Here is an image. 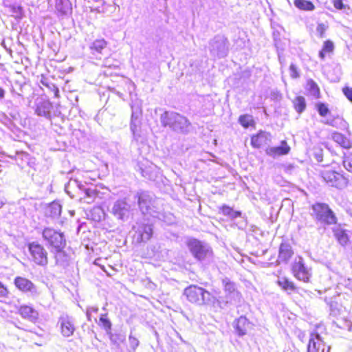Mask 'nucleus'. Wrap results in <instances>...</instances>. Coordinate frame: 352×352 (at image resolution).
I'll use <instances>...</instances> for the list:
<instances>
[{
  "label": "nucleus",
  "instance_id": "45",
  "mask_svg": "<svg viewBox=\"0 0 352 352\" xmlns=\"http://www.w3.org/2000/svg\"><path fill=\"white\" fill-rule=\"evenodd\" d=\"M318 111L321 116H325L328 112L329 109L324 103H319L318 104Z\"/></svg>",
  "mask_w": 352,
  "mask_h": 352
},
{
  "label": "nucleus",
  "instance_id": "26",
  "mask_svg": "<svg viewBox=\"0 0 352 352\" xmlns=\"http://www.w3.org/2000/svg\"><path fill=\"white\" fill-rule=\"evenodd\" d=\"M138 233L141 239V241H148L153 235V228L150 224L142 225L138 229Z\"/></svg>",
  "mask_w": 352,
  "mask_h": 352
},
{
  "label": "nucleus",
  "instance_id": "57",
  "mask_svg": "<svg viewBox=\"0 0 352 352\" xmlns=\"http://www.w3.org/2000/svg\"><path fill=\"white\" fill-rule=\"evenodd\" d=\"M119 340H120V342H123L124 341V338L122 336H120L119 338Z\"/></svg>",
  "mask_w": 352,
  "mask_h": 352
},
{
  "label": "nucleus",
  "instance_id": "50",
  "mask_svg": "<svg viewBox=\"0 0 352 352\" xmlns=\"http://www.w3.org/2000/svg\"><path fill=\"white\" fill-rule=\"evenodd\" d=\"M87 310L89 311V312H91V314L92 312L96 313L98 311V308L97 307H94V306L93 307H88L87 308Z\"/></svg>",
  "mask_w": 352,
  "mask_h": 352
},
{
  "label": "nucleus",
  "instance_id": "61",
  "mask_svg": "<svg viewBox=\"0 0 352 352\" xmlns=\"http://www.w3.org/2000/svg\"><path fill=\"white\" fill-rule=\"evenodd\" d=\"M111 340L113 342H116V341L113 340V336L111 338Z\"/></svg>",
  "mask_w": 352,
  "mask_h": 352
},
{
  "label": "nucleus",
  "instance_id": "40",
  "mask_svg": "<svg viewBox=\"0 0 352 352\" xmlns=\"http://www.w3.org/2000/svg\"><path fill=\"white\" fill-rule=\"evenodd\" d=\"M313 155L317 162H320L323 159V150L319 146H314L313 149Z\"/></svg>",
  "mask_w": 352,
  "mask_h": 352
},
{
  "label": "nucleus",
  "instance_id": "10",
  "mask_svg": "<svg viewBox=\"0 0 352 352\" xmlns=\"http://www.w3.org/2000/svg\"><path fill=\"white\" fill-rule=\"evenodd\" d=\"M209 50L214 57L223 58L228 52L227 39L221 35H217L209 43Z\"/></svg>",
  "mask_w": 352,
  "mask_h": 352
},
{
  "label": "nucleus",
  "instance_id": "46",
  "mask_svg": "<svg viewBox=\"0 0 352 352\" xmlns=\"http://www.w3.org/2000/svg\"><path fill=\"white\" fill-rule=\"evenodd\" d=\"M289 74L292 78H297L299 77L298 69L294 64H291L289 66Z\"/></svg>",
  "mask_w": 352,
  "mask_h": 352
},
{
  "label": "nucleus",
  "instance_id": "24",
  "mask_svg": "<svg viewBox=\"0 0 352 352\" xmlns=\"http://www.w3.org/2000/svg\"><path fill=\"white\" fill-rule=\"evenodd\" d=\"M340 175L334 171H325L322 174L323 179L331 186L338 187V179Z\"/></svg>",
  "mask_w": 352,
  "mask_h": 352
},
{
  "label": "nucleus",
  "instance_id": "52",
  "mask_svg": "<svg viewBox=\"0 0 352 352\" xmlns=\"http://www.w3.org/2000/svg\"><path fill=\"white\" fill-rule=\"evenodd\" d=\"M86 316L87 318L89 321L91 320V314L89 311L86 310Z\"/></svg>",
  "mask_w": 352,
  "mask_h": 352
},
{
  "label": "nucleus",
  "instance_id": "11",
  "mask_svg": "<svg viewBox=\"0 0 352 352\" xmlns=\"http://www.w3.org/2000/svg\"><path fill=\"white\" fill-rule=\"evenodd\" d=\"M109 211L116 219L125 221L129 217L131 205L125 199H120L113 204Z\"/></svg>",
  "mask_w": 352,
  "mask_h": 352
},
{
  "label": "nucleus",
  "instance_id": "8",
  "mask_svg": "<svg viewBox=\"0 0 352 352\" xmlns=\"http://www.w3.org/2000/svg\"><path fill=\"white\" fill-rule=\"evenodd\" d=\"M42 236L47 244L54 250L64 248L66 241L63 233L52 228H45L42 232Z\"/></svg>",
  "mask_w": 352,
  "mask_h": 352
},
{
  "label": "nucleus",
  "instance_id": "1",
  "mask_svg": "<svg viewBox=\"0 0 352 352\" xmlns=\"http://www.w3.org/2000/svg\"><path fill=\"white\" fill-rule=\"evenodd\" d=\"M160 122L163 126H168L172 131L183 134L187 133L190 126V122L185 116L174 111L164 112Z\"/></svg>",
  "mask_w": 352,
  "mask_h": 352
},
{
  "label": "nucleus",
  "instance_id": "29",
  "mask_svg": "<svg viewBox=\"0 0 352 352\" xmlns=\"http://www.w3.org/2000/svg\"><path fill=\"white\" fill-rule=\"evenodd\" d=\"M334 43L330 40L325 41L323 43L322 50L319 52V57L321 60H324L327 54H332L334 51Z\"/></svg>",
  "mask_w": 352,
  "mask_h": 352
},
{
  "label": "nucleus",
  "instance_id": "60",
  "mask_svg": "<svg viewBox=\"0 0 352 352\" xmlns=\"http://www.w3.org/2000/svg\"><path fill=\"white\" fill-rule=\"evenodd\" d=\"M279 60H280V64L282 65V60H281L280 56H279Z\"/></svg>",
  "mask_w": 352,
  "mask_h": 352
},
{
  "label": "nucleus",
  "instance_id": "51",
  "mask_svg": "<svg viewBox=\"0 0 352 352\" xmlns=\"http://www.w3.org/2000/svg\"><path fill=\"white\" fill-rule=\"evenodd\" d=\"M5 93V90L3 88L0 87V99L4 98Z\"/></svg>",
  "mask_w": 352,
  "mask_h": 352
},
{
  "label": "nucleus",
  "instance_id": "48",
  "mask_svg": "<svg viewBox=\"0 0 352 352\" xmlns=\"http://www.w3.org/2000/svg\"><path fill=\"white\" fill-rule=\"evenodd\" d=\"M343 92H344V95L346 96V97L350 101L352 102V88H349V87L344 88L343 89Z\"/></svg>",
  "mask_w": 352,
  "mask_h": 352
},
{
  "label": "nucleus",
  "instance_id": "5",
  "mask_svg": "<svg viewBox=\"0 0 352 352\" xmlns=\"http://www.w3.org/2000/svg\"><path fill=\"white\" fill-rule=\"evenodd\" d=\"M74 187H77L84 194V195L81 197L80 199L85 203L91 204L94 202L98 195V191L96 190V187L91 186L87 188L80 182L76 179H71L65 185V190L72 197L73 195L71 194L70 188Z\"/></svg>",
  "mask_w": 352,
  "mask_h": 352
},
{
  "label": "nucleus",
  "instance_id": "13",
  "mask_svg": "<svg viewBox=\"0 0 352 352\" xmlns=\"http://www.w3.org/2000/svg\"><path fill=\"white\" fill-rule=\"evenodd\" d=\"M15 286L22 292L28 296L35 297L38 295L36 286L30 280L21 276H17L14 279Z\"/></svg>",
  "mask_w": 352,
  "mask_h": 352
},
{
  "label": "nucleus",
  "instance_id": "53",
  "mask_svg": "<svg viewBox=\"0 0 352 352\" xmlns=\"http://www.w3.org/2000/svg\"><path fill=\"white\" fill-rule=\"evenodd\" d=\"M5 199L3 197L0 196V208L4 205Z\"/></svg>",
  "mask_w": 352,
  "mask_h": 352
},
{
  "label": "nucleus",
  "instance_id": "3",
  "mask_svg": "<svg viewBox=\"0 0 352 352\" xmlns=\"http://www.w3.org/2000/svg\"><path fill=\"white\" fill-rule=\"evenodd\" d=\"M184 295L190 302L199 305L208 304L214 301V297L210 292L196 285H190L186 288Z\"/></svg>",
  "mask_w": 352,
  "mask_h": 352
},
{
  "label": "nucleus",
  "instance_id": "34",
  "mask_svg": "<svg viewBox=\"0 0 352 352\" xmlns=\"http://www.w3.org/2000/svg\"><path fill=\"white\" fill-rule=\"evenodd\" d=\"M294 5L296 7L302 10L311 11L314 9V4L309 1L295 0Z\"/></svg>",
  "mask_w": 352,
  "mask_h": 352
},
{
  "label": "nucleus",
  "instance_id": "17",
  "mask_svg": "<svg viewBox=\"0 0 352 352\" xmlns=\"http://www.w3.org/2000/svg\"><path fill=\"white\" fill-rule=\"evenodd\" d=\"M271 140L270 133L261 131L251 138V144L254 148H260L267 144Z\"/></svg>",
  "mask_w": 352,
  "mask_h": 352
},
{
  "label": "nucleus",
  "instance_id": "54",
  "mask_svg": "<svg viewBox=\"0 0 352 352\" xmlns=\"http://www.w3.org/2000/svg\"><path fill=\"white\" fill-rule=\"evenodd\" d=\"M324 300H325V302H326L328 305H329V307H330V308H331V310L332 311V310H333V302H329V301L327 300V298H325V299H324Z\"/></svg>",
  "mask_w": 352,
  "mask_h": 352
},
{
  "label": "nucleus",
  "instance_id": "33",
  "mask_svg": "<svg viewBox=\"0 0 352 352\" xmlns=\"http://www.w3.org/2000/svg\"><path fill=\"white\" fill-rule=\"evenodd\" d=\"M221 210L223 215L228 217L231 219H236L241 215V212L235 211L232 208L226 205L221 207Z\"/></svg>",
  "mask_w": 352,
  "mask_h": 352
},
{
  "label": "nucleus",
  "instance_id": "47",
  "mask_svg": "<svg viewBox=\"0 0 352 352\" xmlns=\"http://www.w3.org/2000/svg\"><path fill=\"white\" fill-rule=\"evenodd\" d=\"M333 6L338 10H342L345 8L342 0H334Z\"/></svg>",
  "mask_w": 352,
  "mask_h": 352
},
{
  "label": "nucleus",
  "instance_id": "16",
  "mask_svg": "<svg viewBox=\"0 0 352 352\" xmlns=\"http://www.w3.org/2000/svg\"><path fill=\"white\" fill-rule=\"evenodd\" d=\"M131 131H132L133 136L136 138L137 136H139V127H140V120L139 117L141 115V109L139 107H135L134 105H131Z\"/></svg>",
  "mask_w": 352,
  "mask_h": 352
},
{
  "label": "nucleus",
  "instance_id": "56",
  "mask_svg": "<svg viewBox=\"0 0 352 352\" xmlns=\"http://www.w3.org/2000/svg\"><path fill=\"white\" fill-rule=\"evenodd\" d=\"M348 212H349V214L352 217V207L349 209Z\"/></svg>",
  "mask_w": 352,
  "mask_h": 352
},
{
  "label": "nucleus",
  "instance_id": "42",
  "mask_svg": "<svg viewBox=\"0 0 352 352\" xmlns=\"http://www.w3.org/2000/svg\"><path fill=\"white\" fill-rule=\"evenodd\" d=\"M41 82L43 85L49 87L50 89H52L54 91V92L55 96L56 97H58V92H59L58 89L54 85H53V84H50V85L47 82V78H42L41 80Z\"/></svg>",
  "mask_w": 352,
  "mask_h": 352
},
{
  "label": "nucleus",
  "instance_id": "37",
  "mask_svg": "<svg viewBox=\"0 0 352 352\" xmlns=\"http://www.w3.org/2000/svg\"><path fill=\"white\" fill-rule=\"evenodd\" d=\"M239 122L244 128H248L254 123L253 117L248 114L241 116Z\"/></svg>",
  "mask_w": 352,
  "mask_h": 352
},
{
  "label": "nucleus",
  "instance_id": "55",
  "mask_svg": "<svg viewBox=\"0 0 352 352\" xmlns=\"http://www.w3.org/2000/svg\"><path fill=\"white\" fill-rule=\"evenodd\" d=\"M142 176L144 177H147V174H146V172L144 170H142Z\"/></svg>",
  "mask_w": 352,
  "mask_h": 352
},
{
  "label": "nucleus",
  "instance_id": "32",
  "mask_svg": "<svg viewBox=\"0 0 352 352\" xmlns=\"http://www.w3.org/2000/svg\"><path fill=\"white\" fill-rule=\"evenodd\" d=\"M306 89L309 91V94L315 98H319L320 96V89L312 79H309L307 81Z\"/></svg>",
  "mask_w": 352,
  "mask_h": 352
},
{
  "label": "nucleus",
  "instance_id": "9",
  "mask_svg": "<svg viewBox=\"0 0 352 352\" xmlns=\"http://www.w3.org/2000/svg\"><path fill=\"white\" fill-rule=\"evenodd\" d=\"M30 259L36 265L46 266L48 263V253L45 248L37 242L28 244Z\"/></svg>",
  "mask_w": 352,
  "mask_h": 352
},
{
  "label": "nucleus",
  "instance_id": "23",
  "mask_svg": "<svg viewBox=\"0 0 352 352\" xmlns=\"http://www.w3.org/2000/svg\"><path fill=\"white\" fill-rule=\"evenodd\" d=\"M234 327L239 336H244L250 327V322L245 317L241 316L235 321Z\"/></svg>",
  "mask_w": 352,
  "mask_h": 352
},
{
  "label": "nucleus",
  "instance_id": "44",
  "mask_svg": "<svg viewBox=\"0 0 352 352\" xmlns=\"http://www.w3.org/2000/svg\"><path fill=\"white\" fill-rule=\"evenodd\" d=\"M93 212H94V214L97 215V216L94 217V219L96 221H100L102 218L104 217L105 214H104L103 210L100 207L94 208Z\"/></svg>",
  "mask_w": 352,
  "mask_h": 352
},
{
  "label": "nucleus",
  "instance_id": "18",
  "mask_svg": "<svg viewBox=\"0 0 352 352\" xmlns=\"http://www.w3.org/2000/svg\"><path fill=\"white\" fill-rule=\"evenodd\" d=\"M322 345H323V340L320 334L312 332L307 347V352H319Z\"/></svg>",
  "mask_w": 352,
  "mask_h": 352
},
{
  "label": "nucleus",
  "instance_id": "20",
  "mask_svg": "<svg viewBox=\"0 0 352 352\" xmlns=\"http://www.w3.org/2000/svg\"><path fill=\"white\" fill-rule=\"evenodd\" d=\"M52 104L47 100H41L36 104L35 110L38 116L50 118L51 116Z\"/></svg>",
  "mask_w": 352,
  "mask_h": 352
},
{
  "label": "nucleus",
  "instance_id": "31",
  "mask_svg": "<svg viewBox=\"0 0 352 352\" xmlns=\"http://www.w3.org/2000/svg\"><path fill=\"white\" fill-rule=\"evenodd\" d=\"M46 213L52 218H56L60 215L61 206L58 202H52L47 208Z\"/></svg>",
  "mask_w": 352,
  "mask_h": 352
},
{
  "label": "nucleus",
  "instance_id": "15",
  "mask_svg": "<svg viewBox=\"0 0 352 352\" xmlns=\"http://www.w3.org/2000/svg\"><path fill=\"white\" fill-rule=\"evenodd\" d=\"M290 146L287 144L285 140H283L280 142V145L278 146H271L267 148L265 153L267 155L276 157L280 155H287L290 151Z\"/></svg>",
  "mask_w": 352,
  "mask_h": 352
},
{
  "label": "nucleus",
  "instance_id": "63",
  "mask_svg": "<svg viewBox=\"0 0 352 352\" xmlns=\"http://www.w3.org/2000/svg\"><path fill=\"white\" fill-rule=\"evenodd\" d=\"M2 283L0 282V285H1Z\"/></svg>",
  "mask_w": 352,
  "mask_h": 352
},
{
  "label": "nucleus",
  "instance_id": "6",
  "mask_svg": "<svg viewBox=\"0 0 352 352\" xmlns=\"http://www.w3.org/2000/svg\"><path fill=\"white\" fill-rule=\"evenodd\" d=\"M222 285L224 290V300L220 301V303H223L225 305H236L241 301V294L238 291L236 284L231 281L228 278L222 279Z\"/></svg>",
  "mask_w": 352,
  "mask_h": 352
},
{
  "label": "nucleus",
  "instance_id": "58",
  "mask_svg": "<svg viewBox=\"0 0 352 352\" xmlns=\"http://www.w3.org/2000/svg\"><path fill=\"white\" fill-rule=\"evenodd\" d=\"M35 344H37V345H42V342H35Z\"/></svg>",
  "mask_w": 352,
  "mask_h": 352
},
{
  "label": "nucleus",
  "instance_id": "41",
  "mask_svg": "<svg viewBox=\"0 0 352 352\" xmlns=\"http://www.w3.org/2000/svg\"><path fill=\"white\" fill-rule=\"evenodd\" d=\"M343 165L348 171L352 172V153H349L344 157Z\"/></svg>",
  "mask_w": 352,
  "mask_h": 352
},
{
  "label": "nucleus",
  "instance_id": "7",
  "mask_svg": "<svg viewBox=\"0 0 352 352\" xmlns=\"http://www.w3.org/2000/svg\"><path fill=\"white\" fill-rule=\"evenodd\" d=\"M311 209V215L317 221L325 224L336 223V217L327 204L317 203L312 206Z\"/></svg>",
  "mask_w": 352,
  "mask_h": 352
},
{
  "label": "nucleus",
  "instance_id": "28",
  "mask_svg": "<svg viewBox=\"0 0 352 352\" xmlns=\"http://www.w3.org/2000/svg\"><path fill=\"white\" fill-rule=\"evenodd\" d=\"M55 7L60 14H67L71 10V3L69 0H55Z\"/></svg>",
  "mask_w": 352,
  "mask_h": 352
},
{
  "label": "nucleus",
  "instance_id": "2",
  "mask_svg": "<svg viewBox=\"0 0 352 352\" xmlns=\"http://www.w3.org/2000/svg\"><path fill=\"white\" fill-rule=\"evenodd\" d=\"M157 200L146 192H142L138 195V205L140 210L144 214H148L160 220L166 221L162 213L157 211L155 206Z\"/></svg>",
  "mask_w": 352,
  "mask_h": 352
},
{
  "label": "nucleus",
  "instance_id": "59",
  "mask_svg": "<svg viewBox=\"0 0 352 352\" xmlns=\"http://www.w3.org/2000/svg\"><path fill=\"white\" fill-rule=\"evenodd\" d=\"M330 349H331V348H330V346H328V348H327V350H326V352H329V351H330Z\"/></svg>",
  "mask_w": 352,
  "mask_h": 352
},
{
  "label": "nucleus",
  "instance_id": "25",
  "mask_svg": "<svg viewBox=\"0 0 352 352\" xmlns=\"http://www.w3.org/2000/svg\"><path fill=\"white\" fill-rule=\"evenodd\" d=\"M332 139L344 148H350L352 146L351 140L344 136L340 133H333L332 134Z\"/></svg>",
  "mask_w": 352,
  "mask_h": 352
},
{
  "label": "nucleus",
  "instance_id": "30",
  "mask_svg": "<svg viewBox=\"0 0 352 352\" xmlns=\"http://www.w3.org/2000/svg\"><path fill=\"white\" fill-rule=\"evenodd\" d=\"M107 43L104 39H97L91 43L90 50L93 54L96 53L102 54V50L107 47Z\"/></svg>",
  "mask_w": 352,
  "mask_h": 352
},
{
  "label": "nucleus",
  "instance_id": "38",
  "mask_svg": "<svg viewBox=\"0 0 352 352\" xmlns=\"http://www.w3.org/2000/svg\"><path fill=\"white\" fill-rule=\"evenodd\" d=\"M129 349H128V352H135L136 349L140 344V342L138 338L134 337L131 333L129 337Z\"/></svg>",
  "mask_w": 352,
  "mask_h": 352
},
{
  "label": "nucleus",
  "instance_id": "4",
  "mask_svg": "<svg viewBox=\"0 0 352 352\" xmlns=\"http://www.w3.org/2000/svg\"><path fill=\"white\" fill-rule=\"evenodd\" d=\"M187 246L192 256L198 261H202L212 257V250L206 243L191 239L188 240Z\"/></svg>",
  "mask_w": 352,
  "mask_h": 352
},
{
  "label": "nucleus",
  "instance_id": "39",
  "mask_svg": "<svg viewBox=\"0 0 352 352\" xmlns=\"http://www.w3.org/2000/svg\"><path fill=\"white\" fill-rule=\"evenodd\" d=\"M107 314H102L100 316L99 321L101 322L102 327L105 329V331L109 333V331L111 329V321L107 318Z\"/></svg>",
  "mask_w": 352,
  "mask_h": 352
},
{
  "label": "nucleus",
  "instance_id": "62",
  "mask_svg": "<svg viewBox=\"0 0 352 352\" xmlns=\"http://www.w3.org/2000/svg\"><path fill=\"white\" fill-rule=\"evenodd\" d=\"M322 352H324V349L322 350Z\"/></svg>",
  "mask_w": 352,
  "mask_h": 352
},
{
  "label": "nucleus",
  "instance_id": "21",
  "mask_svg": "<svg viewBox=\"0 0 352 352\" xmlns=\"http://www.w3.org/2000/svg\"><path fill=\"white\" fill-rule=\"evenodd\" d=\"M293 255V251L290 245L282 243L279 248V254L278 261L279 263L287 262Z\"/></svg>",
  "mask_w": 352,
  "mask_h": 352
},
{
  "label": "nucleus",
  "instance_id": "43",
  "mask_svg": "<svg viewBox=\"0 0 352 352\" xmlns=\"http://www.w3.org/2000/svg\"><path fill=\"white\" fill-rule=\"evenodd\" d=\"M327 29V26L324 23H319L316 28V32L320 38L324 37V33Z\"/></svg>",
  "mask_w": 352,
  "mask_h": 352
},
{
  "label": "nucleus",
  "instance_id": "49",
  "mask_svg": "<svg viewBox=\"0 0 352 352\" xmlns=\"http://www.w3.org/2000/svg\"><path fill=\"white\" fill-rule=\"evenodd\" d=\"M8 291L7 288L3 284H1L0 285V297H5L8 295Z\"/></svg>",
  "mask_w": 352,
  "mask_h": 352
},
{
  "label": "nucleus",
  "instance_id": "22",
  "mask_svg": "<svg viewBox=\"0 0 352 352\" xmlns=\"http://www.w3.org/2000/svg\"><path fill=\"white\" fill-rule=\"evenodd\" d=\"M63 249V248L54 250V258L57 265L65 267L69 265L70 258Z\"/></svg>",
  "mask_w": 352,
  "mask_h": 352
},
{
  "label": "nucleus",
  "instance_id": "19",
  "mask_svg": "<svg viewBox=\"0 0 352 352\" xmlns=\"http://www.w3.org/2000/svg\"><path fill=\"white\" fill-rule=\"evenodd\" d=\"M19 314L25 319L30 320L32 322H36L38 313L33 307L28 305H22L19 310Z\"/></svg>",
  "mask_w": 352,
  "mask_h": 352
},
{
  "label": "nucleus",
  "instance_id": "14",
  "mask_svg": "<svg viewBox=\"0 0 352 352\" xmlns=\"http://www.w3.org/2000/svg\"><path fill=\"white\" fill-rule=\"evenodd\" d=\"M60 327V333L63 336L67 338L73 335L75 331L74 319L68 315H62L60 316L58 322Z\"/></svg>",
  "mask_w": 352,
  "mask_h": 352
},
{
  "label": "nucleus",
  "instance_id": "36",
  "mask_svg": "<svg viewBox=\"0 0 352 352\" xmlns=\"http://www.w3.org/2000/svg\"><path fill=\"white\" fill-rule=\"evenodd\" d=\"M295 109L301 113L306 107L305 99L302 96H298L294 101Z\"/></svg>",
  "mask_w": 352,
  "mask_h": 352
},
{
  "label": "nucleus",
  "instance_id": "12",
  "mask_svg": "<svg viewBox=\"0 0 352 352\" xmlns=\"http://www.w3.org/2000/svg\"><path fill=\"white\" fill-rule=\"evenodd\" d=\"M292 272L297 279L305 283L309 281L311 273L310 269L305 266L302 257L299 256L295 259L292 265Z\"/></svg>",
  "mask_w": 352,
  "mask_h": 352
},
{
  "label": "nucleus",
  "instance_id": "27",
  "mask_svg": "<svg viewBox=\"0 0 352 352\" xmlns=\"http://www.w3.org/2000/svg\"><path fill=\"white\" fill-rule=\"evenodd\" d=\"M277 283L283 290L288 293L294 292L296 289V286L294 283L285 277H278Z\"/></svg>",
  "mask_w": 352,
  "mask_h": 352
},
{
  "label": "nucleus",
  "instance_id": "35",
  "mask_svg": "<svg viewBox=\"0 0 352 352\" xmlns=\"http://www.w3.org/2000/svg\"><path fill=\"white\" fill-rule=\"evenodd\" d=\"M333 232L336 239L342 245L346 244L348 241V235L345 230L340 228H334Z\"/></svg>",
  "mask_w": 352,
  "mask_h": 352
}]
</instances>
